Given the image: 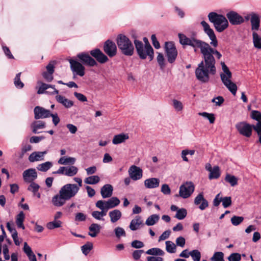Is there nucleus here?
Listing matches in <instances>:
<instances>
[{
  "mask_svg": "<svg viewBox=\"0 0 261 261\" xmlns=\"http://www.w3.org/2000/svg\"><path fill=\"white\" fill-rule=\"evenodd\" d=\"M178 37L179 42L182 45L191 46L194 48L195 52H197L198 49H199L202 55L203 59H206V57L212 58L214 65L216 64V61L213 55H215L218 59H220L222 57L220 53L212 48L208 43L198 39L195 37L188 38L185 35L179 33L178 34Z\"/></svg>",
  "mask_w": 261,
  "mask_h": 261,
  "instance_id": "1",
  "label": "nucleus"
},
{
  "mask_svg": "<svg viewBox=\"0 0 261 261\" xmlns=\"http://www.w3.org/2000/svg\"><path fill=\"white\" fill-rule=\"evenodd\" d=\"M195 72L198 81L203 83H207L210 76L214 75L216 73V68L214 65L213 59L211 57L203 59V60L198 64Z\"/></svg>",
  "mask_w": 261,
  "mask_h": 261,
  "instance_id": "2",
  "label": "nucleus"
},
{
  "mask_svg": "<svg viewBox=\"0 0 261 261\" xmlns=\"http://www.w3.org/2000/svg\"><path fill=\"white\" fill-rule=\"evenodd\" d=\"M73 180L77 184H67L62 187L60 190L67 200L74 197L82 186V179L80 177H74Z\"/></svg>",
  "mask_w": 261,
  "mask_h": 261,
  "instance_id": "3",
  "label": "nucleus"
},
{
  "mask_svg": "<svg viewBox=\"0 0 261 261\" xmlns=\"http://www.w3.org/2000/svg\"><path fill=\"white\" fill-rule=\"evenodd\" d=\"M221 65L223 70V72L220 74L221 80L225 87L233 95H235L237 91V86L235 83L231 81V72L224 62H221Z\"/></svg>",
  "mask_w": 261,
  "mask_h": 261,
  "instance_id": "4",
  "label": "nucleus"
},
{
  "mask_svg": "<svg viewBox=\"0 0 261 261\" xmlns=\"http://www.w3.org/2000/svg\"><path fill=\"white\" fill-rule=\"evenodd\" d=\"M210 21L213 23L215 29L218 32H222L228 27L227 19L222 15L215 12H211L208 15Z\"/></svg>",
  "mask_w": 261,
  "mask_h": 261,
  "instance_id": "5",
  "label": "nucleus"
},
{
  "mask_svg": "<svg viewBox=\"0 0 261 261\" xmlns=\"http://www.w3.org/2000/svg\"><path fill=\"white\" fill-rule=\"evenodd\" d=\"M117 44L121 53L127 56H131L134 52V47L131 41L125 35L120 34L117 38Z\"/></svg>",
  "mask_w": 261,
  "mask_h": 261,
  "instance_id": "6",
  "label": "nucleus"
},
{
  "mask_svg": "<svg viewBox=\"0 0 261 261\" xmlns=\"http://www.w3.org/2000/svg\"><path fill=\"white\" fill-rule=\"evenodd\" d=\"M134 44L137 54L141 59H145L147 56L150 61L153 59V49L150 44L144 45L141 41L138 40H134Z\"/></svg>",
  "mask_w": 261,
  "mask_h": 261,
  "instance_id": "7",
  "label": "nucleus"
},
{
  "mask_svg": "<svg viewBox=\"0 0 261 261\" xmlns=\"http://www.w3.org/2000/svg\"><path fill=\"white\" fill-rule=\"evenodd\" d=\"M166 55L170 63H173L177 57V51L172 42H166L165 44Z\"/></svg>",
  "mask_w": 261,
  "mask_h": 261,
  "instance_id": "8",
  "label": "nucleus"
},
{
  "mask_svg": "<svg viewBox=\"0 0 261 261\" xmlns=\"http://www.w3.org/2000/svg\"><path fill=\"white\" fill-rule=\"evenodd\" d=\"M194 185L192 182H186L180 186L179 195L182 198H188L194 192Z\"/></svg>",
  "mask_w": 261,
  "mask_h": 261,
  "instance_id": "9",
  "label": "nucleus"
},
{
  "mask_svg": "<svg viewBox=\"0 0 261 261\" xmlns=\"http://www.w3.org/2000/svg\"><path fill=\"white\" fill-rule=\"evenodd\" d=\"M78 171V168L74 166H61L57 171H54L53 174L72 177L75 175L77 173Z\"/></svg>",
  "mask_w": 261,
  "mask_h": 261,
  "instance_id": "10",
  "label": "nucleus"
},
{
  "mask_svg": "<svg viewBox=\"0 0 261 261\" xmlns=\"http://www.w3.org/2000/svg\"><path fill=\"white\" fill-rule=\"evenodd\" d=\"M201 24L203 28L204 33L211 40L210 44L213 47H217L218 46V41L213 30L210 28V25L205 21H202Z\"/></svg>",
  "mask_w": 261,
  "mask_h": 261,
  "instance_id": "11",
  "label": "nucleus"
},
{
  "mask_svg": "<svg viewBox=\"0 0 261 261\" xmlns=\"http://www.w3.org/2000/svg\"><path fill=\"white\" fill-rule=\"evenodd\" d=\"M71 70L72 72L80 76H83L85 74V68L82 64L77 60L74 59H69Z\"/></svg>",
  "mask_w": 261,
  "mask_h": 261,
  "instance_id": "12",
  "label": "nucleus"
},
{
  "mask_svg": "<svg viewBox=\"0 0 261 261\" xmlns=\"http://www.w3.org/2000/svg\"><path fill=\"white\" fill-rule=\"evenodd\" d=\"M236 127L239 133L246 137H250L252 134V126L245 122L238 123Z\"/></svg>",
  "mask_w": 261,
  "mask_h": 261,
  "instance_id": "13",
  "label": "nucleus"
},
{
  "mask_svg": "<svg viewBox=\"0 0 261 261\" xmlns=\"http://www.w3.org/2000/svg\"><path fill=\"white\" fill-rule=\"evenodd\" d=\"M129 177L133 180H138L142 178V169L136 165L131 166L128 170Z\"/></svg>",
  "mask_w": 261,
  "mask_h": 261,
  "instance_id": "14",
  "label": "nucleus"
},
{
  "mask_svg": "<svg viewBox=\"0 0 261 261\" xmlns=\"http://www.w3.org/2000/svg\"><path fill=\"white\" fill-rule=\"evenodd\" d=\"M226 17L232 25H239L244 22V18L237 12L231 11L226 14Z\"/></svg>",
  "mask_w": 261,
  "mask_h": 261,
  "instance_id": "15",
  "label": "nucleus"
},
{
  "mask_svg": "<svg viewBox=\"0 0 261 261\" xmlns=\"http://www.w3.org/2000/svg\"><path fill=\"white\" fill-rule=\"evenodd\" d=\"M77 58L84 65L93 67L97 65L96 61L93 59L88 53H81L78 54Z\"/></svg>",
  "mask_w": 261,
  "mask_h": 261,
  "instance_id": "16",
  "label": "nucleus"
},
{
  "mask_svg": "<svg viewBox=\"0 0 261 261\" xmlns=\"http://www.w3.org/2000/svg\"><path fill=\"white\" fill-rule=\"evenodd\" d=\"M99 201V207L103 208V205L106 207V209H112L117 206L120 202V200L116 197H111L108 200H98Z\"/></svg>",
  "mask_w": 261,
  "mask_h": 261,
  "instance_id": "17",
  "label": "nucleus"
},
{
  "mask_svg": "<svg viewBox=\"0 0 261 261\" xmlns=\"http://www.w3.org/2000/svg\"><path fill=\"white\" fill-rule=\"evenodd\" d=\"M34 118L35 119H44L50 117L51 113L49 110L45 108L36 106L34 109Z\"/></svg>",
  "mask_w": 261,
  "mask_h": 261,
  "instance_id": "18",
  "label": "nucleus"
},
{
  "mask_svg": "<svg viewBox=\"0 0 261 261\" xmlns=\"http://www.w3.org/2000/svg\"><path fill=\"white\" fill-rule=\"evenodd\" d=\"M103 50L109 57H112L116 54L117 47L114 42L108 40L105 43Z\"/></svg>",
  "mask_w": 261,
  "mask_h": 261,
  "instance_id": "19",
  "label": "nucleus"
},
{
  "mask_svg": "<svg viewBox=\"0 0 261 261\" xmlns=\"http://www.w3.org/2000/svg\"><path fill=\"white\" fill-rule=\"evenodd\" d=\"M22 176L25 182H33L37 178V173L35 169L29 168L23 171Z\"/></svg>",
  "mask_w": 261,
  "mask_h": 261,
  "instance_id": "20",
  "label": "nucleus"
},
{
  "mask_svg": "<svg viewBox=\"0 0 261 261\" xmlns=\"http://www.w3.org/2000/svg\"><path fill=\"white\" fill-rule=\"evenodd\" d=\"M194 204L199 205L198 208L201 210H204L208 206V202L204 198L203 193H200L194 199Z\"/></svg>",
  "mask_w": 261,
  "mask_h": 261,
  "instance_id": "21",
  "label": "nucleus"
},
{
  "mask_svg": "<svg viewBox=\"0 0 261 261\" xmlns=\"http://www.w3.org/2000/svg\"><path fill=\"white\" fill-rule=\"evenodd\" d=\"M90 53L100 63H105L108 60V58L99 49L92 50Z\"/></svg>",
  "mask_w": 261,
  "mask_h": 261,
  "instance_id": "22",
  "label": "nucleus"
},
{
  "mask_svg": "<svg viewBox=\"0 0 261 261\" xmlns=\"http://www.w3.org/2000/svg\"><path fill=\"white\" fill-rule=\"evenodd\" d=\"M67 200L59 190V193L54 195L51 199V202L55 206H63Z\"/></svg>",
  "mask_w": 261,
  "mask_h": 261,
  "instance_id": "23",
  "label": "nucleus"
},
{
  "mask_svg": "<svg viewBox=\"0 0 261 261\" xmlns=\"http://www.w3.org/2000/svg\"><path fill=\"white\" fill-rule=\"evenodd\" d=\"M144 225L143 220L139 216H137L131 221L129 225V228L131 230L135 231L140 229Z\"/></svg>",
  "mask_w": 261,
  "mask_h": 261,
  "instance_id": "24",
  "label": "nucleus"
},
{
  "mask_svg": "<svg viewBox=\"0 0 261 261\" xmlns=\"http://www.w3.org/2000/svg\"><path fill=\"white\" fill-rule=\"evenodd\" d=\"M58 102L66 108H70L73 105V102L61 95H57L55 97Z\"/></svg>",
  "mask_w": 261,
  "mask_h": 261,
  "instance_id": "25",
  "label": "nucleus"
},
{
  "mask_svg": "<svg viewBox=\"0 0 261 261\" xmlns=\"http://www.w3.org/2000/svg\"><path fill=\"white\" fill-rule=\"evenodd\" d=\"M113 187L110 184H106L100 189V194L103 198H108L113 194Z\"/></svg>",
  "mask_w": 261,
  "mask_h": 261,
  "instance_id": "26",
  "label": "nucleus"
},
{
  "mask_svg": "<svg viewBox=\"0 0 261 261\" xmlns=\"http://www.w3.org/2000/svg\"><path fill=\"white\" fill-rule=\"evenodd\" d=\"M47 153L46 151H35L32 153L29 156V160L30 162H35L44 160V156Z\"/></svg>",
  "mask_w": 261,
  "mask_h": 261,
  "instance_id": "27",
  "label": "nucleus"
},
{
  "mask_svg": "<svg viewBox=\"0 0 261 261\" xmlns=\"http://www.w3.org/2000/svg\"><path fill=\"white\" fill-rule=\"evenodd\" d=\"M129 135L127 133H121L116 135L112 139V143L114 145H118L124 143L129 139Z\"/></svg>",
  "mask_w": 261,
  "mask_h": 261,
  "instance_id": "28",
  "label": "nucleus"
},
{
  "mask_svg": "<svg viewBox=\"0 0 261 261\" xmlns=\"http://www.w3.org/2000/svg\"><path fill=\"white\" fill-rule=\"evenodd\" d=\"M251 30L257 31L260 26V19L259 15L254 12H252L251 19L250 20Z\"/></svg>",
  "mask_w": 261,
  "mask_h": 261,
  "instance_id": "29",
  "label": "nucleus"
},
{
  "mask_svg": "<svg viewBox=\"0 0 261 261\" xmlns=\"http://www.w3.org/2000/svg\"><path fill=\"white\" fill-rule=\"evenodd\" d=\"M160 181V179L157 178H147L144 181V186L147 189H154L159 186Z\"/></svg>",
  "mask_w": 261,
  "mask_h": 261,
  "instance_id": "30",
  "label": "nucleus"
},
{
  "mask_svg": "<svg viewBox=\"0 0 261 261\" xmlns=\"http://www.w3.org/2000/svg\"><path fill=\"white\" fill-rule=\"evenodd\" d=\"M45 122L40 120L35 121L31 124V127L32 128V132L34 134L40 133V132H39L38 130L43 129L45 127Z\"/></svg>",
  "mask_w": 261,
  "mask_h": 261,
  "instance_id": "31",
  "label": "nucleus"
},
{
  "mask_svg": "<svg viewBox=\"0 0 261 261\" xmlns=\"http://www.w3.org/2000/svg\"><path fill=\"white\" fill-rule=\"evenodd\" d=\"M111 223H114L119 221L122 217V213L119 210L115 209L109 213Z\"/></svg>",
  "mask_w": 261,
  "mask_h": 261,
  "instance_id": "32",
  "label": "nucleus"
},
{
  "mask_svg": "<svg viewBox=\"0 0 261 261\" xmlns=\"http://www.w3.org/2000/svg\"><path fill=\"white\" fill-rule=\"evenodd\" d=\"M101 227L97 223H92L89 227L88 234L93 238L96 237L100 232Z\"/></svg>",
  "mask_w": 261,
  "mask_h": 261,
  "instance_id": "33",
  "label": "nucleus"
},
{
  "mask_svg": "<svg viewBox=\"0 0 261 261\" xmlns=\"http://www.w3.org/2000/svg\"><path fill=\"white\" fill-rule=\"evenodd\" d=\"M23 251L27 254L30 261H37L36 256L32 250L31 248L27 242L24 243Z\"/></svg>",
  "mask_w": 261,
  "mask_h": 261,
  "instance_id": "34",
  "label": "nucleus"
},
{
  "mask_svg": "<svg viewBox=\"0 0 261 261\" xmlns=\"http://www.w3.org/2000/svg\"><path fill=\"white\" fill-rule=\"evenodd\" d=\"M76 159L73 157L64 156L58 161V163L60 165H73Z\"/></svg>",
  "mask_w": 261,
  "mask_h": 261,
  "instance_id": "35",
  "label": "nucleus"
},
{
  "mask_svg": "<svg viewBox=\"0 0 261 261\" xmlns=\"http://www.w3.org/2000/svg\"><path fill=\"white\" fill-rule=\"evenodd\" d=\"M49 87H51V85L46 84L42 82L38 81L37 82V86L36 87V89H37V94H41L46 93V91L49 89Z\"/></svg>",
  "mask_w": 261,
  "mask_h": 261,
  "instance_id": "36",
  "label": "nucleus"
},
{
  "mask_svg": "<svg viewBox=\"0 0 261 261\" xmlns=\"http://www.w3.org/2000/svg\"><path fill=\"white\" fill-rule=\"evenodd\" d=\"M25 215L24 213L21 211L16 216V223L18 228L24 229L25 227L23 225V221L24 220Z\"/></svg>",
  "mask_w": 261,
  "mask_h": 261,
  "instance_id": "37",
  "label": "nucleus"
},
{
  "mask_svg": "<svg viewBox=\"0 0 261 261\" xmlns=\"http://www.w3.org/2000/svg\"><path fill=\"white\" fill-rule=\"evenodd\" d=\"M146 253L148 255H153L154 256H163L165 252L159 248H152L148 249Z\"/></svg>",
  "mask_w": 261,
  "mask_h": 261,
  "instance_id": "38",
  "label": "nucleus"
},
{
  "mask_svg": "<svg viewBox=\"0 0 261 261\" xmlns=\"http://www.w3.org/2000/svg\"><path fill=\"white\" fill-rule=\"evenodd\" d=\"M51 162L47 161L37 165V169L41 172H46L53 166Z\"/></svg>",
  "mask_w": 261,
  "mask_h": 261,
  "instance_id": "39",
  "label": "nucleus"
},
{
  "mask_svg": "<svg viewBox=\"0 0 261 261\" xmlns=\"http://www.w3.org/2000/svg\"><path fill=\"white\" fill-rule=\"evenodd\" d=\"M253 43L255 48H261V37L255 32L252 33Z\"/></svg>",
  "mask_w": 261,
  "mask_h": 261,
  "instance_id": "40",
  "label": "nucleus"
},
{
  "mask_svg": "<svg viewBox=\"0 0 261 261\" xmlns=\"http://www.w3.org/2000/svg\"><path fill=\"white\" fill-rule=\"evenodd\" d=\"M159 215L153 214L149 216L145 221V224L147 226H152L154 225L159 220Z\"/></svg>",
  "mask_w": 261,
  "mask_h": 261,
  "instance_id": "41",
  "label": "nucleus"
},
{
  "mask_svg": "<svg viewBox=\"0 0 261 261\" xmlns=\"http://www.w3.org/2000/svg\"><path fill=\"white\" fill-rule=\"evenodd\" d=\"M220 176L219 167L217 166H214L213 169L210 172L208 178L210 179H217Z\"/></svg>",
  "mask_w": 261,
  "mask_h": 261,
  "instance_id": "42",
  "label": "nucleus"
},
{
  "mask_svg": "<svg viewBox=\"0 0 261 261\" xmlns=\"http://www.w3.org/2000/svg\"><path fill=\"white\" fill-rule=\"evenodd\" d=\"M100 181V178L98 175H92L89 176L88 177H86L85 180L84 182L86 184L89 185H94L98 183Z\"/></svg>",
  "mask_w": 261,
  "mask_h": 261,
  "instance_id": "43",
  "label": "nucleus"
},
{
  "mask_svg": "<svg viewBox=\"0 0 261 261\" xmlns=\"http://www.w3.org/2000/svg\"><path fill=\"white\" fill-rule=\"evenodd\" d=\"M166 250L170 253H174L176 252V245L172 241H167L165 242Z\"/></svg>",
  "mask_w": 261,
  "mask_h": 261,
  "instance_id": "44",
  "label": "nucleus"
},
{
  "mask_svg": "<svg viewBox=\"0 0 261 261\" xmlns=\"http://www.w3.org/2000/svg\"><path fill=\"white\" fill-rule=\"evenodd\" d=\"M62 222L60 220H54L47 223L46 227L49 230L59 228L62 226Z\"/></svg>",
  "mask_w": 261,
  "mask_h": 261,
  "instance_id": "45",
  "label": "nucleus"
},
{
  "mask_svg": "<svg viewBox=\"0 0 261 261\" xmlns=\"http://www.w3.org/2000/svg\"><path fill=\"white\" fill-rule=\"evenodd\" d=\"M225 180L229 183L232 187H234L238 184V178L234 175L229 174H226Z\"/></svg>",
  "mask_w": 261,
  "mask_h": 261,
  "instance_id": "46",
  "label": "nucleus"
},
{
  "mask_svg": "<svg viewBox=\"0 0 261 261\" xmlns=\"http://www.w3.org/2000/svg\"><path fill=\"white\" fill-rule=\"evenodd\" d=\"M224 256V254L222 252H215L210 259L211 261H225Z\"/></svg>",
  "mask_w": 261,
  "mask_h": 261,
  "instance_id": "47",
  "label": "nucleus"
},
{
  "mask_svg": "<svg viewBox=\"0 0 261 261\" xmlns=\"http://www.w3.org/2000/svg\"><path fill=\"white\" fill-rule=\"evenodd\" d=\"M198 115L202 116L204 118L207 119L209 120L210 123L213 124L214 123L215 120V117L214 114L208 113L207 112H201L199 113Z\"/></svg>",
  "mask_w": 261,
  "mask_h": 261,
  "instance_id": "48",
  "label": "nucleus"
},
{
  "mask_svg": "<svg viewBox=\"0 0 261 261\" xmlns=\"http://www.w3.org/2000/svg\"><path fill=\"white\" fill-rule=\"evenodd\" d=\"M187 210L184 208H181L177 211L175 217L178 220H182L187 216Z\"/></svg>",
  "mask_w": 261,
  "mask_h": 261,
  "instance_id": "49",
  "label": "nucleus"
},
{
  "mask_svg": "<svg viewBox=\"0 0 261 261\" xmlns=\"http://www.w3.org/2000/svg\"><path fill=\"white\" fill-rule=\"evenodd\" d=\"M172 105L174 109L177 112H180L183 110L184 106L182 103L177 99H173Z\"/></svg>",
  "mask_w": 261,
  "mask_h": 261,
  "instance_id": "50",
  "label": "nucleus"
},
{
  "mask_svg": "<svg viewBox=\"0 0 261 261\" xmlns=\"http://www.w3.org/2000/svg\"><path fill=\"white\" fill-rule=\"evenodd\" d=\"M92 244L91 243L88 242L87 243L82 246L81 249L83 253L85 255H87L92 249Z\"/></svg>",
  "mask_w": 261,
  "mask_h": 261,
  "instance_id": "51",
  "label": "nucleus"
},
{
  "mask_svg": "<svg viewBox=\"0 0 261 261\" xmlns=\"http://www.w3.org/2000/svg\"><path fill=\"white\" fill-rule=\"evenodd\" d=\"M30 183V185L28 186L27 188L28 190L32 192L33 194L38 192L40 188V186L38 184L34 181L31 182Z\"/></svg>",
  "mask_w": 261,
  "mask_h": 261,
  "instance_id": "52",
  "label": "nucleus"
},
{
  "mask_svg": "<svg viewBox=\"0 0 261 261\" xmlns=\"http://www.w3.org/2000/svg\"><path fill=\"white\" fill-rule=\"evenodd\" d=\"M114 232L116 237L117 238H120L121 237H125L126 233L124 229L121 227H117L114 229Z\"/></svg>",
  "mask_w": 261,
  "mask_h": 261,
  "instance_id": "53",
  "label": "nucleus"
},
{
  "mask_svg": "<svg viewBox=\"0 0 261 261\" xmlns=\"http://www.w3.org/2000/svg\"><path fill=\"white\" fill-rule=\"evenodd\" d=\"M190 254L194 261H200L201 253L199 250H193L190 252Z\"/></svg>",
  "mask_w": 261,
  "mask_h": 261,
  "instance_id": "54",
  "label": "nucleus"
},
{
  "mask_svg": "<svg viewBox=\"0 0 261 261\" xmlns=\"http://www.w3.org/2000/svg\"><path fill=\"white\" fill-rule=\"evenodd\" d=\"M21 72L17 73L14 79V84L17 88H22L24 86L23 83L20 81Z\"/></svg>",
  "mask_w": 261,
  "mask_h": 261,
  "instance_id": "55",
  "label": "nucleus"
},
{
  "mask_svg": "<svg viewBox=\"0 0 261 261\" xmlns=\"http://www.w3.org/2000/svg\"><path fill=\"white\" fill-rule=\"evenodd\" d=\"M244 220V218L241 216H234L231 218V222L234 226L240 224Z\"/></svg>",
  "mask_w": 261,
  "mask_h": 261,
  "instance_id": "56",
  "label": "nucleus"
},
{
  "mask_svg": "<svg viewBox=\"0 0 261 261\" xmlns=\"http://www.w3.org/2000/svg\"><path fill=\"white\" fill-rule=\"evenodd\" d=\"M222 205L224 208L229 207L231 204V198L229 196L222 198Z\"/></svg>",
  "mask_w": 261,
  "mask_h": 261,
  "instance_id": "57",
  "label": "nucleus"
},
{
  "mask_svg": "<svg viewBox=\"0 0 261 261\" xmlns=\"http://www.w3.org/2000/svg\"><path fill=\"white\" fill-rule=\"evenodd\" d=\"M241 259V256L238 253H231L228 257L229 261H240Z\"/></svg>",
  "mask_w": 261,
  "mask_h": 261,
  "instance_id": "58",
  "label": "nucleus"
},
{
  "mask_svg": "<svg viewBox=\"0 0 261 261\" xmlns=\"http://www.w3.org/2000/svg\"><path fill=\"white\" fill-rule=\"evenodd\" d=\"M156 59L161 68H163L165 66V59L163 54L159 53Z\"/></svg>",
  "mask_w": 261,
  "mask_h": 261,
  "instance_id": "59",
  "label": "nucleus"
},
{
  "mask_svg": "<svg viewBox=\"0 0 261 261\" xmlns=\"http://www.w3.org/2000/svg\"><path fill=\"white\" fill-rule=\"evenodd\" d=\"M47 90L46 93L49 95H59V90L56 89L55 85H51V87H49V89Z\"/></svg>",
  "mask_w": 261,
  "mask_h": 261,
  "instance_id": "60",
  "label": "nucleus"
},
{
  "mask_svg": "<svg viewBox=\"0 0 261 261\" xmlns=\"http://www.w3.org/2000/svg\"><path fill=\"white\" fill-rule=\"evenodd\" d=\"M171 231L170 230H167L165 231L159 237V242H161L164 240H165L169 238L171 234Z\"/></svg>",
  "mask_w": 261,
  "mask_h": 261,
  "instance_id": "61",
  "label": "nucleus"
},
{
  "mask_svg": "<svg viewBox=\"0 0 261 261\" xmlns=\"http://www.w3.org/2000/svg\"><path fill=\"white\" fill-rule=\"evenodd\" d=\"M224 101L223 97L220 96L215 97L212 100V102L215 103L217 106H221Z\"/></svg>",
  "mask_w": 261,
  "mask_h": 261,
  "instance_id": "62",
  "label": "nucleus"
},
{
  "mask_svg": "<svg viewBox=\"0 0 261 261\" xmlns=\"http://www.w3.org/2000/svg\"><path fill=\"white\" fill-rule=\"evenodd\" d=\"M131 246L134 248L139 249L143 247L144 244L142 242L140 241L135 240L132 242Z\"/></svg>",
  "mask_w": 261,
  "mask_h": 261,
  "instance_id": "63",
  "label": "nucleus"
},
{
  "mask_svg": "<svg viewBox=\"0 0 261 261\" xmlns=\"http://www.w3.org/2000/svg\"><path fill=\"white\" fill-rule=\"evenodd\" d=\"M251 117L252 119L256 120L257 121H261V113L256 111H252Z\"/></svg>",
  "mask_w": 261,
  "mask_h": 261,
  "instance_id": "64",
  "label": "nucleus"
}]
</instances>
